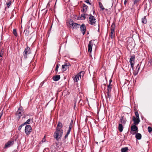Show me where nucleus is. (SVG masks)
I'll use <instances>...</instances> for the list:
<instances>
[{
	"instance_id": "nucleus-17",
	"label": "nucleus",
	"mask_w": 152,
	"mask_h": 152,
	"mask_svg": "<svg viewBox=\"0 0 152 152\" xmlns=\"http://www.w3.org/2000/svg\"><path fill=\"white\" fill-rule=\"evenodd\" d=\"M60 78V75H56L53 77V80L55 81H57Z\"/></svg>"
},
{
	"instance_id": "nucleus-19",
	"label": "nucleus",
	"mask_w": 152,
	"mask_h": 152,
	"mask_svg": "<svg viewBox=\"0 0 152 152\" xmlns=\"http://www.w3.org/2000/svg\"><path fill=\"white\" fill-rule=\"evenodd\" d=\"M123 126L121 124H119L118 127V129L120 132H122L123 129Z\"/></svg>"
},
{
	"instance_id": "nucleus-4",
	"label": "nucleus",
	"mask_w": 152,
	"mask_h": 152,
	"mask_svg": "<svg viewBox=\"0 0 152 152\" xmlns=\"http://www.w3.org/2000/svg\"><path fill=\"white\" fill-rule=\"evenodd\" d=\"M31 53V52L30 48L27 46L23 53V55L24 58L25 59L26 58H27V55L30 54Z\"/></svg>"
},
{
	"instance_id": "nucleus-21",
	"label": "nucleus",
	"mask_w": 152,
	"mask_h": 152,
	"mask_svg": "<svg viewBox=\"0 0 152 152\" xmlns=\"http://www.w3.org/2000/svg\"><path fill=\"white\" fill-rule=\"evenodd\" d=\"M141 134L139 133H137L136 134L135 137L137 140H140L141 138Z\"/></svg>"
},
{
	"instance_id": "nucleus-38",
	"label": "nucleus",
	"mask_w": 152,
	"mask_h": 152,
	"mask_svg": "<svg viewBox=\"0 0 152 152\" xmlns=\"http://www.w3.org/2000/svg\"><path fill=\"white\" fill-rule=\"evenodd\" d=\"M147 4H145L144 11H145V10H147Z\"/></svg>"
},
{
	"instance_id": "nucleus-31",
	"label": "nucleus",
	"mask_w": 152,
	"mask_h": 152,
	"mask_svg": "<svg viewBox=\"0 0 152 152\" xmlns=\"http://www.w3.org/2000/svg\"><path fill=\"white\" fill-rule=\"evenodd\" d=\"M73 22H74L73 21L71 20H70L68 21V23L69 24V26L73 23Z\"/></svg>"
},
{
	"instance_id": "nucleus-43",
	"label": "nucleus",
	"mask_w": 152,
	"mask_h": 152,
	"mask_svg": "<svg viewBox=\"0 0 152 152\" xmlns=\"http://www.w3.org/2000/svg\"><path fill=\"white\" fill-rule=\"evenodd\" d=\"M135 115L136 116L139 115L138 112L137 111H135Z\"/></svg>"
},
{
	"instance_id": "nucleus-27",
	"label": "nucleus",
	"mask_w": 152,
	"mask_h": 152,
	"mask_svg": "<svg viewBox=\"0 0 152 152\" xmlns=\"http://www.w3.org/2000/svg\"><path fill=\"white\" fill-rule=\"evenodd\" d=\"M99 6L102 10H103L104 9V8L103 7L102 4L101 2L99 3Z\"/></svg>"
},
{
	"instance_id": "nucleus-51",
	"label": "nucleus",
	"mask_w": 152,
	"mask_h": 152,
	"mask_svg": "<svg viewBox=\"0 0 152 152\" xmlns=\"http://www.w3.org/2000/svg\"><path fill=\"white\" fill-rule=\"evenodd\" d=\"M43 83H41V84H40V85L41 87L43 85Z\"/></svg>"
},
{
	"instance_id": "nucleus-48",
	"label": "nucleus",
	"mask_w": 152,
	"mask_h": 152,
	"mask_svg": "<svg viewBox=\"0 0 152 152\" xmlns=\"http://www.w3.org/2000/svg\"><path fill=\"white\" fill-rule=\"evenodd\" d=\"M138 73V72H137V73H133V74L134 75V76H135L136 75H137V74Z\"/></svg>"
},
{
	"instance_id": "nucleus-35",
	"label": "nucleus",
	"mask_w": 152,
	"mask_h": 152,
	"mask_svg": "<svg viewBox=\"0 0 152 152\" xmlns=\"http://www.w3.org/2000/svg\"><path fill=\"white\" fill-rule=\"evenodd\" d=\"M140 69V66H139V64H138L137 65V66H136V70H137V72H138V71Z\"/></svg>"
},
{
	"instance_id": "nucleus-9",
	"label": "nucleus",
	"mask_w": 152,
	"mask_h": 152,
	"mask_svg": "<svg viewBox=\"0 0 152 152\" xmlns=\"http://www.w3.org/2000/svg\"><path fill=\"white\" fill-rule=\"evenodd\" d=\"M84 73L83 72H81L78 73L75 76L74 79V81L77 82L79 80L80 78H81V75L82 74L83 75Z\"/></svg>"
},
{
	"instance_id": "nucleus-1",
	"label": "nucleus",
	"mask_w": 152,
	"mask_h": 152,
	"mask_svg": "<svg viewBox=\"0 0 152 152\" xmlns=\"http://www.w3.org/2000/svg\"><path fill=\"white\" fill-rule=\"evenodd\" d=\"M62 124L61 122H58L56 128V131L54 134V137L57 140L60 139L63 134V131L62 129Z\"/></svg>"
},
{
	"instance_id": "nucleus-23",
	"label": "nucleus",
	"mask_w": 152,
	"mask_h": 152,
	"mask_svg": "<svg viewBox=\"0 0 152 152\" xmlns=\"http://www.w3.org/2000/svg\"><path fill=\"white\" fill-rule=\"evenodd\" d=\"M128 150V148L126 147L122 148L121 149V152H126Z\"/></svg>"
},
{
	"instance_id": "nucleus-26",
	"label": "nucleus",
	"mask_w": 152,
	"mask_h": 152,
	"mask_svg": "<svg viewBox=\"0 0 152 152\" xmlns=\"http://www.w3.org/2000/svg\"><path fill=\"white\" fill-rule=\"evenodd\" d=\"M142 22L143 23H146L147 21L145 18V16L142 18Z\"/></svg>"
},
{
	"instance_id": "nucleus-45",
	"label": "nucleus",
	"mask_w": 152,
	"mask_h": 152,
	"mask_svg": "<svg viewBox=\"0 0 152 152\" xmlns=\"http://www.w3.org/2000/svg\"><path fill=\"white\" fill-rule=\"evenodd\" d=\"M22 127L21 126H20L18 128V130H20L21 129Z\"/></svg>"
},
{
	"instance_id": "nucleus-14",
	"label": "nucleus",
	"mask_w": 152,
	"mask_h": 152,
	"mask_svg": "<svg viewBox=\"0 0 152 152\" xmlns=\"http://www.w3.org/2000/svg\"><path fill=\"white\" fill-rule=\"evenodd\" d=\"M132 120L134 122V124L135 125H137L140 121V120H139L136 118L134 116H133Z\"/></svg>"
},
{
	"instance_id": "nucleus-54",
	"label": "nucleus",
	"mask_w": 152,
	"mask_h": 152,
	"mask_svg": "<svg viewBox=\"0 0 152 152\" xmlns=\"http://www.w3.org/2000/svg\"><path fill=\"white\" fill-rule=\"evenodd\" d=\"M25 118V116H23V118Z\"/></svg>"
},
{
	"instance_id": "nucleus-50",
	"label": "nucleus",
	"mask_w": 152,
	"mask_h": 152,
	"mask_svg": "<svg viewBox=\"0 0 152 152\" xmlns=\"http://www.w3.org/2000/svg\"><path fill=\"white\" fill-rule=\"evenodd\" d=\"M3 56V55H2V54H0V57L2 58Z\"/></svg>"
},
{
	"instance_id": "nucleus-33",
	"label": "nucleus",
	"mask_w": 152,
	"mask_h": 152,
	"mask_svg": "<svg viewBox=\"0 0 152 152\" xmlns=\"http://www.w3.org/2000/svg\"><path fill=\"white\" fill-rule=\"evenodd\" d=\"M30 122H31V120L30 119H29L25 123V124H30Z\"/></svg>"
},
{
	"instance_id": "nucleus-28",
	"label": "nucleus",
	"mask_w": 152,
	"mask_h": 152,
	"mask_svg": "<svg viewBox=\"0 0 152 152\" xmlns=\"http://www.w3.org/2000/svg\"><path fill=\"white\" fill-rule=\"evenodd\" d=\"M13 33L14 34V35L16 37L18 35H17V31H16V29H14L13 30Z\"/></svg>"
},
{
	"instance_id": "nucleus-20",
	"label": "nucleus",
	"mask_w": 152,
	"mask_h": 152,
	"mask_svg": "<svg viewBox=\"0 0 152 152\" xmlns=\"http://www.w3.org/2000/svg\"><path fill=\"white\" fill-rule=\"evenodd\" d=\"M73 121L72 120L70 122V123L69 125V127L67 131H69V132H70L71 129L72 128V127H73Z\"/></svg>"
},
{
	"instance_id": "nucleus-55",
	"label": "nucleus",
	"mask_w": 152,
	"mask_h": 152,
	"mask_svg": "<svg viewBox=\"0 0 152 152\" xmlns=\"http://www.w3.org/2000/svg\"><path fill=\"white\" fill-rule=\"evenodd\" d=\"M47 11H48V10H46L45 13H47Z\"/></svg>"
},
{
	"instance_id": "nucleus-18",
	"label": "nucleus",
	"mask_w": 152,
	"mask_h": 152,
	"mask_svg": "<svg viewBox=\"0 0 152 152\" xmlns=\"http://www.w3.org/2000/svg\"><path fill=\"white\" fill-rule=\"evenodd\" d=\"M88 15L86 14H83L81 15L80 18L81 20H85L86 18V16H88Z\"/></svg>"
},
{
	"instance_id": "nucleus-30",
	"label": "nucleus",
	"mask_w": 152,
	"mask_h": 152,
	"mask_svg": "<svg viewBox=\"0 0 152 152\" xmlns=\"http://www.w3.org/2000/svg\"><path fill=\"white\" fill-rule=\"evenodd\" d=\"M46 141V139L45 138V136L44 137V138L42 139V140L40 142L39 144H42L44 142H45Z\"/></svg>"
},
{
	"instance_id": "nucleus-7",
	"label": "nucleus",
	"mask_w": 152,
	"mask_h": 152,
	"mask_svg": "<svg viewBox=\"0 0 152 152\" xmlns=\"http://www.w3.org/2000/svg\"><path fill=\"white\" fill-rule=\"evenodd\" d=\"M25 132L26 135H29L31 132V128L29 125H27L26 126L25 129Z\"/></svg>"
},
{
	"instance_id": "nucleus-36",
	"label": "nucleus",
	"mask_w": 152,
	"mask_h": 152,
	"mask_svg": "<svg viewBox=\"0 0 152 152\" xmlns=\"http://www.w3.org/2000/svg\"><path fill=\"white\" fill-rule=\"evenodd\" d=\"M11 4V1H10L8 3H7L6 4L7 6L8 7H9L10 6Z\"/></svg>"
},
{
	"instance_id": "nucleus-15",
	"label": "nucleus",
	"mask_w": 152,
	"mask_h": 152,
	"mask_svg": "<svg viewBox=\"0 0 152 152\" xmlns=\"http://www.w3.org/2000/svg\"><path fill=\"white\" fill-rule=\"evenodd\" d=\"M120 121L122 124H124L126 121V119L123 116H122L120 118Z\"/></svg>"
},
{
	"instance_id": "nucleus-16",
	"label": "nucleus",
	"mask_w": 152,
	"mask_h": 152,
	"mask_svg": "<svg viewBox=\"0 0 152 152\" xmlns=\"http://www.w3.org/2000/svg\"><path fill=\"white\" fill-rule=\"evenodd\" d=\"M88 6L85 4H83V12H86L87 11Z\"/></svg>"
},
{
	"instance_id": "nucleus-3",
	"label": "nucleus",
	"mask_w": 152,
	"mask_h": 152,
	"mask_svg": "<svg viewBox=\"0 0 152 152\" xmlns=\"http://www.w3.org/2000/svg\"><path fill=\"white\" fill-rule=\"evenodd\" d=\"M115 23H113L110 27L111 32L110 33V37L112 39L114 38L115 37Z\"/></svg>"
},
{
	"instance_id": "nucleus-32",
	"label": "nucleus",
	"mask_w": 152,
	"mask_h": 152,
	"mask_svg": "<svg viewBox=\"0 0 152 152\" xmlns=\"http://www.w3.org/2000/svg\"><path fill=\"white\" fill-rule=\"evenodd\" d=\"M70 132H69V131H67L66 134L64 136L65 139H66V138L67 137L68 135L70 133Z\"/></svg>"
},
{
	"instance_id": "nucleus-46",
	"label": "nucleus",
	"mask_w": 152,
	"mask_h": 152,
	"mask_svg": "<svg viewBox=\"0 0 152 152\" xmlns=\"http://www.w3.org/2000/svg\"><path fill=\"white\" fill-rule=\"evenodd\" d=\"M136 116V119L140 120L139 115L137 116Z\"/></svg>"
},
{
	"instance_id": "nucleus-12",
	"label": "nucleus",
	"mask_w": 152,
	"mask_h": 152,
	"mask_svg": "<svg viewBox=\"0 0 152 152\" xmlns=\"http://www.w3.org/2000/svg\"><path fill=\"white\" fill-rule=\"evenodd\" d=\"M135 57L134 56H131L130 58L129 62L130 63V65L131 67L132 68L133 70L134 64V60Z\"/></svg>"
},
{
	"instance_id": "nucleus-29",
	"label": "nucleus",
	"mask_w": 152,
	"mask_h": 152,
	"mask_svg": "<svg viewBox=\"0 0 152 152\" xmlns=\"http://www.w3.org/2000/svg\"><path fill=\"white\" fill-rule=\"evenodd\" d=\"M148 132L150 133H151V132H152V128L150 126H148Z\"/></svg>"
},
{
	"instance_id": "nucleus-39",
	"label": "nucleus",
	"mask_w": 152,
	"mask_h": 152,
	"mask_svg": "<svg viewBox=\"0 0 152 152\" xmlns=\"http://www.w3.org/2000/svg\"><path fill=\"white\" fill-rule=\"evenodd\" d=\"M26 32V34H27V35H28L29 33V31L27 30L26 29L25 30L24 32Z\"/></svg>"
},
{
	"instance_id": "nucleus-44",
	"label": "nucleus",
	"mask_w": 152,
	"mask_h": 152,
	"mask_svg": "<svg viewBox=\"0 0 152 152\" xmlns=\"http://www.w3.org/2000/svg\"><path fill=\"white\" fill-rule=\"evenodd\" d=\"M149 63L150 64V65L152 66V60H150L149 61Z\"/></svg>"
},
{
	"instance_id": "nucleus-52",
	"label": "nucleus",
	"mask_w": 152,
	"mask_h": 152,
	"mask_svg": "<svg viewBox=\"0 0 152 152\" xmlns=\"http://www.w3.org/2000/svg\"><path fill=\"white\" fill-rule=\"evenodd\" d=\"M127 2V1H126V0H125L124 2V4L125 5L126 3Z\"/></svg>"
},
{
	"instance_id": "nucleus-24",
	"label": "nucleus",
	"mask_w": 152,
	"mask_h": 152,
	"mask_svg": "<svg viewBox=\"0 0 152 152\" xmlns=\"http://www.w3.org/2000/svg\"><path fill=\"white\" fill-rule=\"evenodd\" d=\"M80 26V24H79L75 23L74 26L73 27V28H79V27Z\"/></svg>"
},
{
	"instance_id": "nucleus-53",
	"label": "nucleus",
	"mask_w": 152,
	"mask_h": 152,
	"mask_svg": "<svg viewBox=\"0 0 152 152\" xmlns=\"http://www.w3.org/2000/svg\"><path fill=\"white\" fill-rule=\"evenodd\" d=\"M2 58H1L0 57V60L1 61L2 60Z\"/></svg>"
},
{
	"instance_id": "nucleus-47",
	"label": "nucleus",
	"mask_w": 152,
	"mask_h": 152,
	"mask_svg": "<svg viewBox=\"0 0 152 152\" xmlns=\"http://www.w3.org/2000/svg\"><path fill=\"white\" fill-rule=\"evenodd\" d=\"M26 125V124H25V123L22 124L21 125H20V126H21V127H22V126H23L24 125Z\"/></svg>"
},
{
	"instance_id": "nucleus-49",
	"label": "nucleus",
	"mask_w": 152,
	"mask_h": 152,
	"mask_svg": "<svg viewBox=\"0 0 152 152\" xmlns=\"http://www.w3.org/2000/svg\"><path fill=\"white\" fill-rule=\"evenodd\" d=\"M112 82V79H110V80H109V83H111Z\"/></svg>"
},
{
	"instance_id": "nucleus-13",
	"label": "nucleus",
	"mask_w": 152,
	"mask_h": 152,
	"mask_svg": "<svg viewBox=\"0 0 152 152\" xmlns=\"http://www.w3.org/2000/svg\"><path fill=\"white\" fill-rule=\"evenodd\" d=\"M80 31L83 33V35H84L86 31V27L85 25L84 24H82L80 26Z\"/></svg>"
},
{
	"instance_id": "nucleus-56",
	"label": "nucleus",
	"mask_w": 152,
	"mask_h": 152,
	"mask_svg": "<svg viewBox=\"0 0 152 152\" xmlns=\"http://www.w3.org/2000/svg\"><path fill=\"white\" fill-rule=\"evenodd\" d=\"M95 12V11H93V13L94 14V13Z\"/></svg>"
},
{
	"instance_id": "nucleus-40",
	"label": "nucleus",
	"mask_w": 152,
	"mask_h": 152,
	"mask_svg": "<svg viewBox=\"0 0 152 152\" xmlns=\"http://www.w3.org/2000/svg\"><path fill=\"white\" fill-rule=\"evenodd\" d=\"M75 23H74V22H73V23L72 24H71L69 26V27L71 28H73Z\"/></svg>"
},
{
	"instance_id": "nucleus-8",
	"label": "nucleus",
	"mask_w": 152,
	"mask_h": 152,
	"mask_svg": "<svg viewBox=\"0 0 152 152\" xmlns=\"http://www.w3.org/2000/svg\"><path fill=\"white\" fill-rule=\"evenodd\" d=\"M131 129L132 131L134 132H131V134L133 135L135 133L138 132V131L137 127L135 125L131 126Z\"/></svg>"
},
{
	"instance_id": "nucleus-42",
	"label": "nucleus",
	"mask_w": 152,
	"mask_h": 152,
	"mask_svg": "<svg viewBox=\"0 0 152 152\" xmlns=\"http://www.w3.org/2000/svg\"><path fill=\"white\" fill-rule=\"evenodd\" d=\"M86 3L87 4H89L90 5H91V4L89 2V0H86Z\"/></svg>"
},
{
	"instance_id": "nucleus-6",
	"label": "nucleus",
	"mask_w": 152,
	"mask_h": 152,
	"mask_svg": "<svg viewBox=\"0 0 152 152\" xmlns=\"http://www.w3.org/2000/svg\"><path fill=\"white\" fill-rule=\"evenodd\" d=\"M71 66L70 63L68 62H64V64L62 66V69L64 72L66 70Z\"/></svg>"
},
{
	"instance_id": "nucleus-2",
	"label": "nucleus",
	"mask_w": 152,
	"mask_h": 152,
	"mask_svg": "<svg viewBox=\"0 0 152 152\" xmlns=\"http://www.w3.org/2000/svg\"><path fill=\"white\" fill-rule=\"evenodd\" d=\"M88 15L89 16L88 18L89 23L91 25L95 26L96 21L95 18L91 14H90Z\"/></svg>"
},
{
	"instance_id": "nucleus-10",
	"label": "nucleus",
	"mask_w": 152,
	"mask_h": 152,
	"mask_svg": "<svg viewBox=\"0 0 152 152\" xmlns=\"http://www.w3.org/2000/svg\"><path fill=\"white\" fill-rule=\"evenodd\" d=\"M94 45V42L92 40H91L89 42L88 47V51L90 53L92 51V48Z\"/></svg>"
},
{
	"instance_id": "nucleus-22",
	"label": "nucleus",
	"mask_w": 152,
	"mask_h": 152,
	"mask_svg": "<svg viewBox=\"0 0 152 152\" xmlns=\"http://www.w3.org/2000/svg\"><path fill=\"white\" fill-rule=\"evenodd\" d=\"M107 90V95L106 96V99H108V98H109V99L110 98V93L111 92V90Z\"/></svg>"
},
{
	"instance_id": "nucleus-11",
	"label": "nucleus",
	"mask_w": 152,
	"mask_h": 152,
	"mask_svg": "<svg viewBox=\"0 0 152 152\" xmlns=\"http://www.w3.org/2000/svg\"><path fill=\"white\" fill-rule=\"evenodd\" d=\"M14 143L13 140H11L8 141L6 143L4 146V148H7L12 145Z\"/></svg>"
},
{
	"instance_id": "nucleus-37",
	"label": "nucleus",
	"mask_w": 152,
	"mask_h": 152,
	"mask_svg": "<svg viewBox=\"0 0 152 152\" xmlns=\"http://www.w3.org/2000/svg\"><path fill=\"white\" fill-rule=\"evenodd\" d=\"M58 67H59L58 64L56 65V69H55V70L57 72L58 71Z\"/></svg>"
},
{
	"instance_id": "nucleus-41",
	"label": "nucleus",
	"mask_w": 152,
	"mask_h": 152,
	"mask_svg": "<svg viewBox=\"0 0 152 152\" xmlns=\"http://www.w3.org/2000/svg\"><path fill=\"white\" fill-rule=\"evenodd\" d=\"M4 50H3V49L1 50L0 52V54L3 55V54L4 53Z\"/></svg>"
},
{
	"instance_id": "nucleus-34",
	"label": "nucleus",
	"mask_w": 152,
	"mask_h": 152,
	"mask_svg": "<svg viewBox=\"0 0 152 152\" xmlns=\"http://www.w3.org/2000/svg\"><path fill=\"white\" fill-rule=\"evenodd\" d=\"M134 4H136L138 2L140 1L141 0H133Z\"/></svg>"
},
{
	"instance_id": "nucleus-25",
	"label": "nucleus",
	"mask_w": 152,
	"mask_h": 152,
	"mask_svg": "<svg viewBox=\"0 0 152 152\" xmlns=\"http://www.w3.org/2000/svg\"><path fill=\"white\" fill-rule=\"evenodd\" d=\"M112 88V85L111 84V83H109L108 85L107 86V90H111V89Z\"/></svg>"
},
{
	"instance_id": "nucleus-5",
	"label": "nucleus",
	"mask_w": 152,
	"mask_h": 152,
	"mask_svg": "<svg viewBox=\"0 0 152 152\" xmlns=\"http://www.w3.org/2000/svg\"><path fill=\"white\" fill-rule=\"evenodd\" d=\"M23 108L21 107H20L18 109V110L16 113L17 118L18 119H19L22 116V113L23 112Z\"/></svg>"
}]
</instances>
